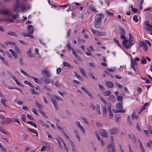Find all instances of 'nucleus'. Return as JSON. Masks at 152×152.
I'll use <instances>...</instances> for the list:
<instances>
[{"label": "nucleus", "instance_id": "44", "mask_svg": "<svg viewBox=\"0 0 152 152\" xmlns=\"http://www.w3.org/2000/svg\"><path fill=\"white\" fill-rule=\"evenodd\" d=\"M0 131L4 134L6 135L8 133L6 132L1 126L0 127Z\"/></svg>", "mask_w": 152, "mask_h": 152}, {"label": "nucleus", "instance_id": "39", "mask_svg": "<svg viewBox=\"0 0 152 152\" xmlns=\"http://www.w3.org/2000/svg\"><path fill=\"white\" fill-rule=\"evenodd\" d=\"M2 13L6 16H7L9 13V11L7 10H4L2 11Z\"/></svg>", "mask_w": 152, "mask_h": 152}, {"label": "nucleus", "instance_id": "30", "mask_svg": "<svg viewBox=\"0 0 152 152\" xmlns=\"http://www.w3.org/2000/svg\"><path fill=\"white\" fill-rule=\"evenodd\" d=\"M90 8L91 11L96 12H98V11L96 10L95 7L94 5H91L90 6Z\"/></svg>", "mask_w": 152, "mask_h": 152}, {"label": "nucleus", "instance_id": "63", "mask_svg": "<svg viewBox=\"0 0 152 152\" xmlns=\"http://www.w3.org/2000/svg\"><path fill=\"white\" fill-rule=\"evenodd\" d=\"M148 104V103H145L142 108V110H144L146 109V107L147 106Z\"/></svg>", "mask_w": 152, "mask_h": 152}, {"label": "nucleus", "instance_id": "3", "mask_svg": "<svg viewBox=\"0 0 152 152\" xmlns=\"http://www.w3.org/2000/svg\"><path fill=\"white\" fill-rule=\"evenodd\" d=\"M21 10L22 12H24L26 11V6L23 3L20 4L19 3L18 4H15V6L14 7V10L15 11L17 12L20 9Z\"/></svg>", "mask_w": 152, "mask_h": 152}, {"label": "nucleus", "instance_id": "60", "mask_svg": "<svg viewBox=\"0 0 152 152\" xmlns=\"http://www.w3.org/2000/svg\"><path fill=\"white\" fill-rule=\"evenodd\" d=\"M144 24L146 26H148L150 25V22L148 20H146V21H144Z\"/></svg>", "mask_w": 152, "mask_h": 152}, {"label": "nucleus", "instance_id": "6", "mask_svg": "<svg viewBox=\"0 0 152 152\" xmlns=\"http://www.w3.org/2000/svg\"><path fill=\"white\" fill-rule=\"evenodd\" d=\"M42 75L45 77H49L51 76V74L49 70L44 69L42 71Z\"/></svg>", "mask_w": 152, "mask_h": 152}, {"label": "nucleus", "instance_id": "2", "mask_svg": "<svg viewBox=\"0 0 152 152\" xmlns=\"http://www.w3.org/2000/svg\"><path fill=\"white\" fill-rule=\"evenodd\" d=\"M97 96L100 99L101 101L104 104L107 105V110L109 111V118H112L113 116V114L111 110V104L110 103H108L99 94H98Z\"/></svg>", "mask_w": 152, "mask_h": 152}, {"label": "nucleus", "instance_id": "38", "mask_svg": "<svg viewBox=\"0 0 152 152\" xmlns=\"http://www.w3.org/2000/svg\"><path fill=\"white\" fill-rule=\"evenodd\" d=\"M141 63L143 64H145L147 63V59L146 57H143L141 60Z\"/></svg>", "mask_w": 152, "mask_h": 152}, {"label": "nucleus", "instance_id": "43", "mask_svg": "<svg viewBox=\"0 0 152 152\" xmlns=\"http://www.w3.org/2000/svg\"><path fill=\"white\" fill-rule=\"evenodd\" d=\"M0 131L4 134L6 135L8 133L6 132L1 126L0 127Z\"/></svg>", "mask_w": 152, "mask_h": 152}, {"label": "nucleus", "instance_id": "31", "mask_svg": "<svg viewBox=\"0 0 152 152\" xmlns=\"http://www.w3.org/2000/svg\"><path fill=\"white\" fill-rule=\"evenodd\" d=\"M0 59L2 61V62L3 63L6 64H8V62L7 60L5 59L3 57L0 56Z\"/></svg>", "mask_w": 152, "mask_h": 152}, {"label": "nucleus", "instance_id": "9", "mask_svg": "<svg viewBox=\"0 0 152 152\" xmlns=\"http://www.w3.org/2000/svg\"><path fill=\"white\" fill-rule=\"evenodd\" d=\"M107 150L108 152H115L116 150L115 148L114 145L108 144Z\"/></svg>", "mask_w": 152, "mask_h": 152}, {"label": "nucleus", "instance_id": "15", "mask_svg": "<svg viewBox=\"0 0 152 152\" xmlns=\"http://www.w3.org/2000/svg\"><path fill=\"white\" fill-rule=\"evenodd\" d=\"M34 29V27L32 25L28 26V31L29 34H33Z\"/></svg>", "mask_w": 152, "mask_h": 152}, {"label": "nucleus", "instance_id": "36", "mask_svg": "<svg viewBox=\"0 0 152 152\" xmlns=\"http://www.w3.org/2000/svg\"><path fill=\"white\" fill-rule=\"evenodd\" d=\"M132 119H134L136 118L137 119H138L137 116L136 115V113L135 111H134L132 115Z\"/></svg>", "mask_w": 152, "mask_h": 152}, {"label": "nucleus", "instance_id": "27", "mask_svg": "<svg viewBox=\"0 0 152 152\" xmlns=\"http://www.w3.org/2000/svg\"><path fill=\"white\" fill-rule=\"evenodd\" d=\"M96 136L97 138H98V139L101 142L102 146H103L104 143L102 140V138L100 137L99 136V135L98 134H97L96 135Z\"/></svg>", "mask_w": 152, "mask_h": 152}, {"label": "nucleus", "instance_id": "23", "mask_svg": "<svg viewBox=\"0 0 152 152\" xmlns=\"http://www.w3.org/2000/svg\"><path fill=\"white\" fill-rule=\"evenodd\" d=\"M7 35H10L16 37L18 36V35L15 32L13 31H8L7 33Z\"/></svg>", "mask_w": 152, "mask_h": 152}, {"label": "nucleus", "instance_id": "22", "mask_svg": "<svg viewBox=\"0 0 152 152\" xmlns=\"http://www.w3.org/2000/svg\"><path fill=\"white\" fill-rule=\"evenodd\" d=\"M107 105L105 104L104 106L103 107V109L102 111L103 112V114L104 115H105L107 113Z\"/></svg>", "mask_w": 152, "mask_h": 152}, {"label": "nucleus", "instance_id": "21", "mask_svg": "<svg viewBox=\"0 0 152 152\" xmlns=\"http://www.w3.org/2000/svg\"><path fill=\"white\" fill-rule=\"evenodd\" d=\"M54 98H53L52 97L51 98V102H52V103L53 104L54 106L55 107V108L56 109H57L58 108V106L56 104L57 102L55 100H54L53 99Z\"/></svg>", "mask_w": 152, "mask_h": 152}, {"label": "nucleus", "instance_id": "17", "mask_svg": "<svg viewBox=\"0 0 152 152\" xmlns=\"http://www.w3.org/2000/svg\"><path fill=\"white\" fill-rule=\"evenodd\" d=\"M141 45L142 47H143V49L145 51L147 50H148V46L146 42H144L141 41Z\"/></svg>", "mask_w": 152, "mask_h": 152}, {"label": "nucleus", "instance_id": "51", "mask_svg": "<svg viewBox=\"0 0 152 152\" xmlns=\"http://www.w3.org/2000/svg\"><path fill=\"white\" fill-rule=\"evenodd\" d=\"M114 112H115V113H124L125 112V110H118L116 111H113Z\"/></svg>", "mask_w": 152, "mask_h": 152}, {"label": "nucleus", "instance_id": "56", "mask_svg": "<svg viewBox=\"0 0 152 152\" xmlns=\"http://www.w3.org/2000/svg\"><path fill=\"white\" fill-rule=\"evenodd\" d=\"M133 19L134 21L136 22H137L138 21V19L137 18V16L136 15H134V16Z\"/></svg>", "mask_w": 152, "mask_h": 152}, {"label": "nucleus", "instance_id": "10", "mask_svg": "<svg viewBox=\"0 0 152 152\" xmlns=\"http://www.w3.org/2000/svg\"><path fill=\"white\" fill-rule=\"evenodd\" d=\"M66 46L67 47V48L69 51L72 50V54L75 56V57H76V53L74 49L71 47L70 44L69 43H68L66 45Z\"/></svg>", "mask_w": 152, "mask_h": 152}, {"label": "nucleus", "instance_id": "35", "mask_svg": "<svg viewBox=\"0 0 152 152\" xmlns=\"http://www.w3.org/2000/svg\"><path fill=\"white\" fill-rule=\"evenodd\" d=\"M116 107L117 108L119 109H122L123 108L122 103H118L117 104L116 106Z\"/></svg>", "mask_w": 152, "mask_h": 152}, {"label": "nucleus", "instance_id": "18", "mask_svg": "<svg viewBox=\"0 0 152 152\" xmlns=\"http://www.w3.org/2000/svg\"><path fill=\"white\" fill-rule=\"evenodd\" d=\"M9 51L10 52L11 54L15 58H18V55L16 54L15 51L13 50L12 49H10L9 50Z\"/></svg>", "mask_w": 152, "mask_h": 152}, {"label": "nucleus", "instance_id": "19", "mask_svg": "<svg viewBox=\"0 0 152 152\" xmlns=\"http://www.w3.org/2000/svg\"><path fill=\"white\" fill-rule=\"evenodd\" d=\"M63 66L64 67H67L70 69H72L73 68V66L68 62H64L63 63Z\"/></svg>", "mask_w": 152, "mask_h": 152}, {"label": "nucleus", "instance_id": "62", "mask_svg": "<svg viewBox=\"0 0 152 152\" xmlns=\"http://www.w3.org/2000/svg\"><path fill=\"white\" fill-rule=\"evenodd\" d=\"M147 29L150 31H152V25H150L147 27Z\"/></svg>", "mask_w": 152, "mask_h": 152}, {"label": "nucleus", "instance_id": "40", "mask_svg": "<svg viewBox=\"0 0 152 152\" xmlns=\"http://www.w3.org/2000/svg\"><path fill=\"white\" fill-rule=\"evenodd\" d=\"M96 110L97 111V113L99 115L101 114V112L100 111V107L98 104L96 105Z\"/></svg>", "mask_w": 152, "mask_h": 152}, {"label": "nucleus", "instance_id": "29", "mask_svg": "<svg viewBox=\"0 0 152 152\" xmlns=\"http://www.w3.org/2000/svg\"><path fill=\"white\" fill-rule=\"evenodd\" d=\"M131 61V67L132 68L134 71L135 74H137V71H136V70L135 69L133 62L132 60Z\"/></svg>", "mask_w": 152, "mask_h": 152}, {"label": "nucleus", "instance_id": "42", "mask_svg": "<svg viewBox=\"0 0 152 152\" xmlns=\"http://www.w3.org/2000/svg\"><path fill=\"white\" fill-rule=\"evenodd\" d=\"M52 97L54 98L55 99H56L57 100L59 101H61L62 99H61L59 97L56 96V95H54L52 96Z\"/></svg>", "mask_w": 152, "mask_h": 152}, {"label": "nucleus", "instance_id": "1", "mask_svg": "<svg viewBox=\"0 0 152 152\" xmlns=\"http://www.w3.org/2000/svg\"><path fill=\"white\" fill-rule=\"evenodd\" d=\"M129 41L128 39H124L122 42L123 44L126 48H129L131 47L135 43L132 35L129 33Z\"/></svg>", "mask_w": 152, "mask_h": 152}, {"label": "nucleus", "instance_id": "25", "mask_svg": "<svg viewBox=\"0 0 152 152\" xmlns=\"http://www.w3.org/2000/svg\"><path fill=\"white\" fill-rule=\"evenodd\" d=\"M116 99L113 95H111L108 99L109 102H114L115 101Z\"/></svg>", "mask_w": 152, "mask_h": 152}, {"label": "nucleus", "instance_id": "58", "mask_svg": "<svg viewBox=\"0 0 152 152\" xmlns=\"http://www.w3.org/2000/svg\"><path fill=\"white\" fill-rule=\"evenodd\" d=\"M149 142L147 143V146L152 149L151 148L152 147V141H149Z\"/></svg>", "mask_w": 152, "mask_h": 152}, {"label": "nucleus", "instance_id": "28", "mask_svg": "<svg viewBox=\"0 0 152 152\" xmlns=\"http://www.w3.org/2000/svg\"><path fill=\"white\" fill-rule=\"evenodd\" d=\"M28 130L30 132H31L36 134V136H38V134L37 133V132L35 130L33 129H31L30 128H28Z\"/></svg>", "mask_w": 152, "mask_h": 152}, {"label": "nucleus", "instance_id": "49", "mask_svg": "<svg viewBox=\"0 0 152 152\" xmlns=\"http://www.w3.org/2000/svg\"><path fill=\"white\" fill-rule=\"evenodd\" d=\"M7 101V100L4 98H2L1 99V103L4 106H6L5 105V102Z\"/></svg>", "mask_w": 152, "mask_h": 152}, {"label": "nucleus", "instance_id": "5", "mask_svg": "<svg viewBox=\"0 0 152 152\" xmlns=\"http://www.w3.org/2000/svg\"><path fill=\"white\" fill-rule=\"evenodd\" d=\"M91 30L93 33L95 35L98 36H104L105 35V33L104 32H102L97 30H94L93 28H91Z\"/></svg>", "mask_w": 152, "mask_h": 152}, {"label": "nucleus", "instance_id": "26", "mask_svg": "<svg viewBox=\"0 0 152 152\" xmlns=\"http://www.w3.org/2000/svg\"><path fill=\"white\" fill-rule=\"evenodd\" d=\"M106 85L109 88H112L113 86V84L111 82H105Z\"/></svg>", "mask_w": 152, "mask_h": 152}, {"label": "nucleus", "instance_id": "45", "mask_svg": "<svg viewBox=\"0 0 152 152\" xmlns=\"http://www.w3.org/2000/svg\"><path fill=\"white\" fill-rule=\"evenodd\" d=\"M76 6V3H72L70 7V9L71 8V7H72V9H73V11H75V7Z\"/></svg>", "mask_w": 152, "mask_h": 152}, {"label": "nucleus", "instance_id": "54", "mask_svg": "<svg viewBox=\"0 0 152 152\" xmlns=\"http://www.w3.org/2000/svg\"><path fill=\"white\" fill-rule=\"evenodd\" d=\"M4 20L8 22H12L14 21V20L12 17V18H8L7 19H5Z\"/></svg>", "mask_w": 152, "mask_h": 152}, {"label": "nucleus", "instance_id": "41", "mask_svg": "<svg viewBox=\"0 0 152 152\" xmlns=\"http://www.w3.org/2000/svg\"><path fill=\"white\" fill-rule=\"evenodd\" d=\"M5 119L6 120V122H7V124L12 122V119L10 118L7 117L5 118Z\"/></svg>", "mask_w": 152, "mask_h": 152}, {"label": "nucleus", "instance_id": "53", "mask_svg": "<svg viewBox=\"0 0 152 152\" xmlns=\"http://www.w3.org/2000/svg\"><path fill=\"white\" fill-rule=\"evenodd\" d=\"M117 100L118 101H120L122 103V100L123 99V97L121 96H118L117 98Z\"/></svg>", "mask_w": 152, "mask_h": 152}, {"label": "nucleus", "instance_id": "34", "mask_svg": "<svg viewBox=\"0 0 152 152\" xmlns=\"http://www.w3.org/2000/svg\"><path fill=\"white\" fill-rule=\"evenodd\" d=\"M20 70L21 72L23 73V74L25 76H26L28 77H30V76L29 75H28L27 73L25 71H24L22 69H20Z\"/></svg>", "mask_w": 152, "mask_h": 152}, {"label": "nucleus", "instance_id": "8", "mask_svg": "<svg viewBox=\"0 0 152 152\" xmlns=\"http://www.w3.org/2000/svg\"><path fill=\"white\" fill-rule=\"evenodd\" d=\"M40 80L43 83L47 84L53 83V80L48 78H42L40 79Z\"/></svg>", "mask_w": 152, "mask_h": 152}, {"label": "nucleus", "instance_id": "12", "mask_svg": "<svg viewBox=\"0 0 152 152\" xmlns=\"http://www.w3.org/2000/svg\"><path fill=\"white\" fill-rule=\"evenodd\" d=\"M81 89L85 93H86L91 98H93V97L91 94L90 92L86 88L83 87H81Z\"/></svg>", "mask_w": 152, "mask_h": 152}, {"label": "nucleus", "instance_id": "13", "mask_svg": "<svg viewBox=\"0 0 152 152\" xmlns=\"http://www.w3.org/2000/svg\"><path fill=\"white\" fill-rule=\"evenodd\" d=\"M77 127L80 129V130L81 131L82 133L83 134H85V130L84 129V126L80 124V122H77Z\"/></svg>", "mask_w": 152, "mask_h": 152}, {"label": "nucleus", "instance_id": "47", "mask_svg": "<svg viewBox=\"0 0 152 152\" xmlns=\"http://www.w3.org/2000/svg\"><path fill=\"white\" fill-rule=\"evenodd\" d=\"M111 94V91H107L103 93V94L104 96H109Z\"/></svg>", "mask_w": 152, "mask_h": 152}, {"label": "nucleus", "instance_id": "33", "mask_svg": "<svg viewBox=\"0 0 152 152\" xmlns=\"http://www.w3.org/2000/svg\"><path fill=\"white\" fill-rule=\"evenodd\" d=\"M14 49L18 54H20L21 53L20 50L17 46L14 47Z\"/></svg>", "mask_w": 152, "mask_h": 152}, {"label": "nucleus", "instance_id": "64", "mask_svg": "<svg viewBox=\"0 0 152 152\" xmlns=\"http://www.w3.org/2000/svg\"><path fill=\"white\" fill-rule=\"evenodd\" d=\"M115 84L119 88H121L122 87V85L117 82H116Z\"/></svg>", "mask_w": 152, "mask_h": 152}, {"label": "nucleus", "instance_id": "57", "mask_svg": "<svg viewBox=\"0 0 152 152\" xmlns=\"http://www.w3.org/2000/svg\"><path fill=\"white\" fill-rule=\"evenodd\" d=\"M89 75L90 77H91L93 79L95 80H97V79L95 77L92 73H90L89 74Z\"/></svg>", "mask_w": 152, "mask_h": 152}, {"label": "nucleus", "instance_id": "24", "mask_svg": "<svg viewBox=\"0 0 152 152\" xmlns=\"http://www.w3.org/2000/svg\"><path fill=\"white\" fill-rule=\"evenodd\" d=\"M31 49L30 48L29 50L27 52V55L31 58H33L34 57V54L31 53Z\"/></svg>", "mask_w": 152, "mask_h": 152}, {"label": "nucleus", "instance_id": "37", "mask_svg": "<svg viewBox=\"0 0 152 152\" xmlns=\"http://www.w3.org/2000/svg\"><path fill=\"white\" fill-rule=\"evenodd\" d=\"M30 78H33V79L34 80V81H35V83H40V81L38 80V79L36 77H32V76H30Z\"/></svg>", "mask_w": 152, "mask_h": 152}, {"label": "nucleus", "instance_id": "46", "mask_svg": "<svg viewBox=\"0 0 152 152\" xmlns=\"http://www.w3.org/2000/svg\"><path fill=\"white\" fill-rule=\"evenodd\" d=\"M27 123L31 125L32 126H34L36 128H37V126L36 124L34 123L32 121H29L27 122Z\"/></svg>", "mask_w": 152, "mask_h": 152}, {"label": "nucleus", "instance_id": "4", "mask_svg": "<svg viewBox=\"0 0 152 152\" xmlns=\"http://www.w3.org/2000/svg\"><path fill=\"white\" fill-rule=\"evenodd\" d=\"M103 15L102 14H97L96 16L95 20L94 23V27L97 28V25L99 24L102 19L103 18Z\"/></svg>", "mask_w": 152, "mask_h": 152}, {"label": "nucleus", "instance_id": "52", "mask_svg": "<svg viewBox=\"0 0 152 152\" xmlns=\"http://www.w3.org/2000/svg\"><path fill=\"white\" fill-rule=\"evenodd\" d=\"M96 126L98 128H101L102 127V125L100 122H97L96 123Z\"/></svg>", "mask_w": 152, "mask_h": 152}, {"label": "nucleus", "instance_id": "55", "mask_svg": "<svg viewBox=\"0 0 152 152\" xmlns=\"http://www.w3.org/2000/svg\"><path fill=\"white\" fill-rule=\"evenodd\" d=\"M120 115L118 114H117L116 115L115 118V120L116 122H118V120L120 118Z\"/></svg>", "mask_w": 152, "mask_h": 152}, {"label": "nucleus", "instance_id": "48", "mask_svg": "<svg viewBox=\"0 0 152 152\" xmlns=\"http://www.w3.org/2000/svg\"><path fill=\"white\" fill-rule=\"evenodd\" d=\"M140 78L142 80L146 81V83L147 84H150L151 83L150 81L148 79L145 78H143L142 77H140Z\"/></svg>", "mask_w": 152, "mask_h": 152}, {"label": "nucleus", "instance_id": "61", "mask_svg": "<svg viewBox=\"0 0 152 152\" xmlns=\"http://www.w3.org/2000/svg\"><path fill=\"white\" fill-rule=\"evenodd\" d=\"M81 118L83 121L84 123L87 125L88 124V121L86 120L85 118L84 117H82Z\"/></svg>", "mask_w": 152, "mask_h": 152}, {"label": "nucleus", "instance_id": "16", "mask_svg": "<svg viewBox=\"0 0 152 152\" xmlns=\"http://www.w3.org/2000/svg\"><path fill=\"white\" fill-rule=\"evenodd\" d=\"M118 132V129L117 128H113L109 131V134H117Z\"/></svg>", "mask_w": 152, "mask_h": 152}, {"label": "nucleus", "instance_id": "50", "mask_svg": "<svg viewBox=\"0 0 152 152\" xmlns=\"http://www.w3.org/2000/svg\"><path fill=\"white\" fill-rule=\"evenodd\" d=\"M35 104L37 107L39 109H41L42 108L43 106L42 105L38 103L37 101H35Z\"/></svg>", "mask_w": 152, "mask_h": 152}, {"label": "nucleus", "instance_id": "11", "mask_svg": "<svg viewBox=\"0 0 152 152\" xmlns=\"http://www.w3.org/2000/svg\"><path fill=\"white\" fill-rule=\"evenodd\" d=\"M119 34L121 35L120 38L121 39H123L125 38V34H126V32L123 28H120Z\"/></svg>", "mask_w": 152, "mask_h": 152}, {"label": "nucleus", "instance_id": "7", "mask_svg": "<svg viewBox=\"0 0 152 152\" xmlns=\"http://www.w3.org/2000/svg\"><path fill=\"white\" fill-rule=\"evenodd\" d=\"M51 147L48 143H45L44 145L42 146L40 150V151L42 152L44 151H49L51 150Z\"/></svg>", "mask_w": 152, "mask_h": 152}, {"label": "nucleus", "instance_id": "32", "mask_svg": "<svg viewBox=\"0 0 152 152\" xmlns=\"http://www.w3.org/2000/svg\"><path fill=\"white\" fill-rule=\"evenodd\" d=\"M30 91L31 93L33 95H37L39 94V93L37 91H35V90L34 88L31 89Z\"/></svg>", "mask_w": 152, "mask_h": 152}, {"label": "nucleus", "instance_id": "14", "mask_svg": "<svg viewBox=\"0 0 152 152\" xmlns=\"http://www.w3.org/2000/svg\"><path fill=\"white\" fill-rule=\"evenodd\" d=\"M100 131L101 134L103 137H108V133L105 130L102 129H101Z\"/></svg>", "mask_w": 152, "mask_h": 152}, {"label": "nucleus", "instance_id": "20", "mask_svg": "<svg viewBox=\"0 0 152 152\" xmlns=\"http://www.w3.org/2000/svg\"><path fill=\"white\" fill-rule=\"evenodd\" d=\"M79 69L82 75L85 77H86L87 75L85 73V71L83 68L81 67H80L79 68Z\"/></svg>", "mask_w": 152, "mask_h": 152}, {"label": "nucleus", "instance_id": "59", "mask_svg": "<svg viewBox=\"0 0 152 152\" xmlns=\"http://www.w3.org/2000/svg\"><path fill=\"white\" fill-rule=\"evenodd\" d=\"M61 140H62V142H63V145H64V148H65V150L67 151H68V148H67V146H66V143H65V142H64V140L62 139H61Z\"/></svg>", "mask_w": 152, "mask_h": 152}]
</instances>
